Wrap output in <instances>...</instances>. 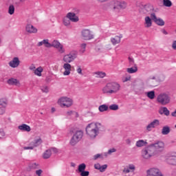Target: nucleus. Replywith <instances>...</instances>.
Masks as SVG:
<instances>
[{"instance_id":"21","label":"nucleus","mask_w":176,"mask_h":176,"mask_svg":"<svg viewBox=\"0 0 176 176\" xmlns=\"http://www.w3.org/2000/svg\"><path fill=\"white\" fill-rule=\"evenodd\" d=\"M135 171V165L133 164H129L128 166L124 168L123 173L129 174V173H134Z\"/></svg>"},{"instance_id":"55","label":"nucleus","mask_w":176,"mask_h":176,"mask_svg":"<svg viewBox=\"0 0 176 176\" xmlns=\"http://www.w3.org/2000/svg\"><path fill=\"white\" fill-rule=\"evenodd\" d=\"M36 69V67L34 65H32L29 67V69L30 71H33V72H34L35 69Z\"/></svg>"},{"instance_id":"23","label":"nucleus","mask_w":176,"mask_h":176,"mask_svg":"<svg viewBox=\"0 0 176 176\" xmlns=\"http://www.w3.org/2000/svg\"><path fill=\"white\" fill-rule=\"evenodd\" d=\"M25 30L28 34H36L38 32V29H36V28L34 27V25L31 24H28L26 25Z\"/></svg>"},{"instance_id":"59","label":"nucleus","mask_w":176,"mask_h":176,"mask_svg":"<svg viewBox=\"0 0 176 176\" xmlns=\"http://www.w3.org/2000/svg\"><path fill=\"white\" fill-rule=\"evenodd\" d=\"M76 71L78 74H79L80 75H82V68H80V67H78Z\"/></svg>"},{"instance_id":"18","label":"nucleus","mask_w":176,"mask_h":176,"mask_svg":"<svg viewBox=\"0 0 176 176\" xmlns=\"http://www.w3.org/2000/svg\"><path fill=\"white\" fill-rule=\"evenodd\" d=\"M159 173V168H151L146 170V176H158Z\"/></svg>"},{"instance_id":"33","label":"nucleus","mask_w":176,"mask_h":176,"mask_svg":"<svg viewBox=\"0 0 176 176\" xmlns=\"http://www.w3.org/2000/svg\"><path fill=\"white\" fill-rule=\"evenodd\" d=\"M39 168V164L36 163V162H30L28 165V171H30V170H36V168Z\"/></svg>"},{"instance_id":"39","label":"nucleus","mask_w":176,"mask_h":176,"mask_svg":"<svg viewBox=\"0 0 176 176\" xmlns=\"http://www.w3.org/2000/svg\"><path fill=\"white\" fill-rule=\"evenodd\" d=\"M146 96L150 98V100H153L155 98V91H150L146 92Z\"/></svg>"},{"instance_id":"14","label":"nucleus","mask_w":176,"mask_h":176,"mask_svg":"<svg viewBox=\"0 0 176 176\" xmlns=\"http://www.w3.org/2000/svg\"><path fill=\"white\" fill-rule=\"evenodd\" d=\"M58 149L53 147L47 151H45L43 154V157L44 159H49L52 156V153H58Z\"/></svg>"},{"instance_id":"49","label":"nucleus","mask_w":176,"mask_h":176,"mask_svg":"<svg viewBox=\"0 0 176 176\" xmlns=\"http://www.w3.org/2000/svg\"><path fill=\"white\" fill-rule=\"evenodd\" d=\"M107 168H108V165L107 164H104L102 166L100 165V169L99 170V171H100V173H104V171H105Z\"/></svg>"},{"instance_id":"25","label":"nucleus","mask_w":176,"mask_h":176,"mask_svg":"<svg viewBox=\"0 0 176 176\" xmlns=\"http://www.w3.org/2000/svg\"><path fill=\"white\" fill-rule=\"evenodd\" d=\"M42 142H43V141L42 140V138H41V137L38 136V137L35 138L34 141L30 142V144H32V145L34 148H36L37 146H39V145H41L42 144Z\"/></svg>"},{"instance_id":"64","label":"nucleus","mask_w":176,"mask_h":176,"mask_svg":"<svg viewBox=\"0 0 176 176\" xmlns=\"http://www.w3.org/2000/svg\"><path fill=\"white\" fill-rule=\"evenodd\" d=\"M172 116H175L176 117V109L175 111H173L172 113H171Z\"/></svg>"},{"instance_id":"4","label":"nucleus","mask_w":176,"mask_h":176,"mask_svg":"<svg viewBox=\"0 0 176 176\" xmlns=\"http://www.w3.org/2000/svg\"><path fill=\"white\" fill-rule=\"evenodd\" d=\"M157 101L161 105H168L171 102V97L169 94L162 92L157 96Z\"/></svg>"},{"instance_id":"20","label":"nucleus","mask_w":176,"mask_h":176,"mask_svg":"<svg viewBox=\"0 0 176 176\" xmlns=\"http://www.w3.org/2000/svg\"><path fill=\"white\" fill-rule=\"evenodd\" d=\"M122 38H123V36L122 34H120L119 36H115L114 37H112L111 38V42L113 46L116 45H119L122 41Z\"/></svg>"},{"instance_id":"61","label":"nucleus","mask_w":176,"mask_h":176,"mask_svg":"<svg viewBox=\"0 0 176 176\" xmlns=\"http://www.w3.org/2000/svg\"><path fill=\"white\" fill-rule=\"evenodd\" d=\"M161 32H162V34H164V35H167L168 34L167 31H166V30L164 29H162Z\"/></svg>"},{"instance_id":"45","label":"nucleus","mask_w":176,"mask_h":176,"mask_svg":"<svg viewBox=\"0 0 176 176\" xmlns=\"http://www.w3.org/2000/svg\"><path fill=\"white\" fill-rule=\"evenodd\" d=\"M85 170H86V164H85V163L80 164L78 166L79 173H82V171H85Z\"/></svg>"},{"instance_id":"13","label":"nucleus","mask_w":176,"mask_h":176,"mask_svg":"<svg viewBox=\"0 0 176 176\" xmlns=\"http://www.w3.org/2000/svg\"><path fill=\"white\" fill-rule=\"evenodd\" d=\"M81 35L85 41H90L94 38V35L90 30L85 29L82 30Z\"/></svg>"},{"instance_id":"44","label":"nucleus","mask_w":176,"mask_h":176,"mask_svg":"<svg viewBox=\"0 0 176 176\" xmlns=\"http://www.w3.org/2000/svg\"><path fill=\"white\" fill-rule=\"evenodd\" d=\"M86 43H82L80 46V50H79V52L80 53H85L86 52Z\"/></svg>"},{"instance_id":"5","label":"nucleus","mask_w":176,"mask_h":176,"mask_svg":"<svg viewBox=\"0 0 176 176\" xmlns=\"http://www.w3.org/2000/svg\"><path fill=\"white\" fill-rule=\"evenodd\" d=\"M76 57H78V52L71 51L69 54L63 56V60L64 63L70 64V63H73V61H75Z\"/></svg>"},{"instance_id":"16","label":"nucleus","mask_w":176,"mask_h":176,"mask_svg":"<svg viewBox=\"0 0 176 176\" xmlns=\"http://www.w3.org/2000/svg\"><path fill=\"white\" fill-rule=\"evenodd\" d=\"M66 16L72 23H78L79 21V16L75 12H69Z\"/></svg>"},{"instance_id":"31","label":"nucleus","mask_w":176,"mask_h":176,"mask_svg":"<svg viewBox=\"0 0 176 176\" xmlns=\"http://www.w3.org/2000/svg\"><path fill=\"white\" fill-rule=\"evenodd\" d=\"M147 144L146 140H140L136 142L135 146H137V148H142V146H145Z\"/></svg>"},{"instance_id":"42","label":"nucleus","mask_w":176,"mask_h":176,"mask_svg":"<svg viewBox=\"0 0 176 176\" xmlns=\"http://www.w3.org/2000/svg\"><path fill=\"white\" fill-rule=\"evenodd\" d=\"M6 105H8V100L6 98H1L0 106L3 107V108H5Z\"/></svg>"},{"instance_id":"38","label":"nucleus","mask_w":176,"mask_h":176,"mask_svg":"<svg viewBox=\"0 0 176 176\" xmlns=\"http://www.w3.org/2000/svg\"><path fill=\"white\" fill-rule=\"evenodd\" d=\"M163 5L166 8H171V6H173V3L170 0H163Z\"/></svg>"},{"instance_id":"34","label":"nucleus","mask_w":176,"mask_h":176,"mask_svg":"<svg viewBox=\"0 0 176 176\" xmlns=\"http://www.w3.org/2000/svg\"><path fill=\"white\" fill-rule=\"evenodd\" d=\"M170 126H164L162 129V135H167L168 134H170Z\"/></svg>"},{"instance_id":"2","label":"nucleus","mask_w":176,"mask_h":176,"mask_svg":"<svg viewBox=\"0 0 176 176\" xmlns=\"http://www.w3.org/2000/svg\"><path fill=\"white\" fill-rule=\"evenodd\" d=\"M120 84L118 82H110L106 84L102 88V91L104 94H116L120 91Z\"/></svg>"},{"instance_id":"30","label":"nucleus","mask_w":176,"mask_h":176,"mask_svg":"<svg viewBox=\"0 0 176 176\" xmlns=\"http://www.w3.org/2000/svg\"><path fill=\"white\" fill-rule=\"evenodd\" d=\"M126 72L128 74H135L138 72V67L137 66V65H134L133 67L127 68Z\"/></svg>"},{"instance_id":"22","label":"nucleus","mask_w":176,"mask_h":176,"mask_svg":"<svg viewBox=\"0 0 176 176\" xmlns=\"http://www.w3.org/2000/svg\"><path fill=\"white\" fill-rule=\"evenodd\" d=\"M152 17L151 16H145L144 17V25L145 28H151L152 27Z\"/></svg>"},{"instance_id":"43","label":"nucleus","mask_w":176,"mask_h":176,"mask_svg":"<svg viewBox=\"0 0 176 176\" xmlns=\"http://www.w3.org/2000/svg\"><path fill=\"white\" fill-rule=\"evenodd\" d=\"M115 152H116V148H115L109 149L107 152H104V153H106V157H108V156L112 155V153H115Z\"/></svg>"},{"instance_id":"9","label":"nucleus","mask_w":176,"mask_h":176,"mask_svg":"<svg viewBox=\"0 0 176 176\" xmlns=\"http://www.w3.org/2000/svg\"><path fill=\"white\" fill-rule=\"evenodd\" d=\"M158 126H160V120L155 119L148 123L145 128L146 133H150L153 129H156Z\"/></svg>"},{"instance_id":"19","label":"nucleus","mask_w":176,"mask_h":176,"mask_svg":"<svg viewBox=\"0 0 176 176\" xmlns=\"http://www.w3.org/2000/svg\"><path fill=\"white\" fill-rule=\"evenodd\" d=\"M8 65L11 67V68H17L19 65H20V60L19 58L14 57L9 62Z\"/></svg>"},{"instance_id":"54","label":"nucleus","mask_w":176,"mask_h":176,"mask_svg":"<svg viewBox=\"0 0 176 176\" xmlns=\"http://www.w3.org/2000/svg\"><path fill=\"white\" fill-rule=\"evenodd\" d=\"M94 167H95V168H96V170H100V168H101V164H96L95 165H94Z\"/></svg>"},{"instance_id":"60","label":"nucleus","mask_w":176,"mask_h":176,"mask_svg":"<svg viewBox=\"0 0 176 176\" xmlns=\"http://www.w3.org/2000/svg\"><path fill=\"white\" fill-rule=\"evenodd\" d=\"M5 135V132H3V130L0 129V138L1 137H3Z\"/></svg>"},{"instance_id":"41","label":"nucleus","mask_w":176,"mask_h":176,"mask_svg":"<svg viewBox=\"0 0 176 176\" xmlns=\"http://www.w3.org/2000/svg\"><path fill=\"white\" fill-rule=\"evenodd\" d=\"M98 109H99L100 112H105L108 109V105L102 104V105L99 106Z\"/></svg>"},{"instance_id":"26","label":"nucleus","mask_w":176,"mask_h":176,"mask_svg":"<svg viewBox=\"0 0 176 176\" xmlns=\"http://www.w3.org/2000/svg\"><path fill=\"white\" fill-rule=\"evenodd\" d=\"M19 130L21 131H26L30 133L31 131V126L28 125L27 124H22L18 126Z\"/></svg>"},{"instance_id":"63","label":"nucleus","mask_w":176,"mask_h":176,"mask_svg":"<svg viewBox=\"0 0 176 176\" xmlns=\"http://www.w3.org/2000/svg\"><path fill=\"white\" fill-rule=\"evenodd\" d=\"M126 142L128 145H131V140L130 139H127L126 140Z\"/></svg>"},{"instance_id":"24","label":"nucleus","mask_w":176,"mask_h":176,"mask_svg":"<svg viewBox=\"0 0 176 176\" xmlns=\"http://www.w3.org/2000/svg\"><path fill=\"white\" fill-rule=\"evenodd\" d=\"M71 64L65 63L63 65V69H65V72H63V75L65 76H68L71 74Z\"/></svg>"},{"instance_id":"1","label":"nucleus","mask_w":176,"mask_h":176,"mask_svg":"<svg viewBox=\"0 0 176 176\" xmlns=\"http://www.w3.org/2000/svg\"><path fill=\"white\" fill-rule=\"evenodd\" d=\"M102 124L94 122L88 124L85 128V133L89 140H96L98 137L100 133L102 131Z\"/></svg>"},{"instance_id":"17","label":"nucleus","mask_w":176,"mask_h":176,"mask_svg":"<svg viewBox=\"0 0 176 176\" xmlns=\"http://www.w3.org/2000/svg\"><path fill=\"white\" fill-rule=\"evenodd\" d=\"M166 162L170 166H176V153H171L166 158Z\"/></svg>"},{"instance_id":"58","label":"nucleus","mask_w":176,"mask_h":176,"mask_svg":"<svg viewBox=\"0 0 176 176\" xmlns=\"http://www.w3.org/2000/svg\"><path fill=\"white\" fill-rule=\"evenodd\" d=\"M42 173H43V171H42V170H41V169L36 170V175H38V176H41V175L42 174Z\"/></svg>"},{"instance_id":"3","label":"nucleus","mask_w":176,"mask_h":176,"mask_svg":"<svg viewBox=\"0 0 176 176\" xmlns=\"http://www.w3.org/2000/svg\"><path fill=\"white\" fill-rule=\"evenodd\" d=\"M57 104L60 108H71L74 105V100L68 96H61L58 99Z\"/></svg>"},{"instance_id":"40","label":"nucleus","mask_w":176,"mask_h":176,"mask_svg":"<svg viewBox=\"0 0 176 176\" xmlns=\"http://www.w3.org/2000/svg\"><path fill=\"white\" fill-rule=\"evenodd\" d=\"M67 116H74L75 118H78L79 116V114H78L77 112L74 111H69L67 112Z\"/></svg>"},{"instance_id":"57","label":"nucleus","mask_w":176,"mask_h":176,"mask_svg":"<svg viewBox=\"0 0 176 176\" xmlns=\"http://www.w3.org/2000/svg\"><path fill=\"white\" fill-rule=\"evenodd\" d=\"M172 49L173 50H176V41H173L172 43Z\"/></svg>"},{"instance_id":"47","label":"nucleus","mask_w":176,"mask_h":176,"mask_svg":"<svg viewBox=\"0 0 176 176\" xmlns=\"http://www.w3.org/2000/svg\"><path fill=\"white\" fill-rule=\"evenodd\" d=\"M8 13L9 14H14V6L10 5L8 8Z\"/></svg>"},{"instance_id":"32","label":"nucleus","mask_w":176,"mask_h":176,"mask_svg":"<svg viewBox=\"0 0 176 176\" xmlns=\"http://www.w3.org/2000/svg\"><path fill=\"white\" fill-rule=\"evenodd\" d=\"M42 72H43V67L42 66H40L36 68V69L34 72V75H36V76L41 77L42 76Z\"/></svg>"},{"instance_id":"52","label":"nucleus","mask_w":176,"mask_h":176,"mask_svg":"<svg viewBox=\"0 0 176 176\" xmlns=\"http://www.w3.org/2000/svg\"><path fill=\"white\" fill-rule=\"evenodd\" d=\"M80 176H89V174H90V173L87 170H82V172H80Z\"/></svg>"},{"instance_id":"48","label":"nucleus","mask_w":176,"mask_h":176,"mask_svg":"<svg viewBox=\"0 0 176 176\" xmlns=\"http://www.w3.org/2000/svg\"><path fill=\"white\" fill-rule=\"evenodd\" d=\"M109 109L111 111H118V109H119V106L116 104H111L109 106Z\"/></svg>"},{"instance_id":"15","label":"nucleus","mask_w":176,"mask_h":176,"mask_svg":"<svg viewBox=\"0 0 176 176\" xmlns=\"http://www.w3.org/2000/svg\"><path fill=\"white\" fill-rule=\"evenodd\" d=\"M151 17L152 20L154 21V23L157 24V25H160V27H163V25H164L165 24L164 21L161 18L156 17V14L151 13Z\"/></svg>"},{"instance_id":"7","label":"nucleus","mask_w":176,"mask_h":176,"mask_svg":"<svg viewBox=\"0 0 176 176\" xmlns=\"http://www.w3.org/2000/svg\"><path fill=\"white\" fill-rule=\"evenodd\" d=\"M82 138H83V132L82 131H77L70 140L71 145H76Z\"/></svg>"},{"instance_id":"35","label":"nucleus","mask_w":176,"mask_h":176,"mask_svg":"<svg viewBox=\"0 0 176 176\" xmlns=\"http://www.w3.org/2000/svg\"><path fill=\"white\" fill-rule=\"evenodd\" d=\"M105 158H107V153H105L96 154L94 155V160H97V159H105Z\"/></svg>"},{"instance_id":"51","label":"nucleus","mask_w":176,"mask_h":176,"mask_svg":"<svg viewBox=\"0 0 176 176\" xmlns=\"http://www.w3.org/2000/svg\"><path fill=\"white\" fill-rule=\"evenodd\" d=\"M23 149L25 151H28V150L32 151V149H34V146H32V143H30L29 146H25L23 147Z\"/></svg>"},{"instance_id":"28","label":"nucleus","mask_w":176,"mask_h":176,"mask_svg":"<svg viewBox=\"0 0 176 176\" xmlns=\"http://www.w3.org/2000/svg\"><path fill=\"white\" fill-rule=\"evenodd\" d=\"M158 112L160 115H165V116H168L170 115V111L166 107H162L160 108Z\"/></svg>"},{"instance_id":"50","label":"nucleus","mask_w":176,"mask_h":176,"mask_svg":"<svg viewBox=\"0 0 176 176\" xmlns=\"http://www.w3.org/2000/svg\"><path fill=\"white\" fill-rule=\"evenodd\" d=\"M129 80H131V76H126V77H124L122 79V81L123 82V83H126V82H129Z\"/></svg>"},{"instance_id":"27","label":"nucleus","mask_w":176,"mask_h":176,"mask_svg":"<svg viewBox=\"0 0 176 176\" xmlns=\"http://www.w3.org/2000/svg\"><path fill=\"white\" fill-rule=\"evenodd\" d=\"M45 46V47H52L51 43L49 42V39H44L42 41L38 43L37 46Z\"/></svg>"},{"instance_id":"56","label":"nucleus","mask_w":176,"mask_h":176,"mask_svg":"<svg viewBox=\"0 0 176 176\" xmlns=\"http://www.w3.org/2000/svg\"><path fill=\"white\" fill-rule=\"evenodd\" d=\"M5 112H6L5 107H0V115H3Z\"/></svg>"},{"instance_id":"12","label":"nucleus","mask_w":176,"mask_h":176,"mask_svg":"<svg viewBox=\"0 0 176 176\" xmlns=\"http://www.w3.org/2000/svg\"><path fill=\"white\" fill-rule=\"evenodd\" d=\"M146 85L149 86V87H155V86H157L158 82L157 79H156V76H150L146 80Z\"/></svg>"},{"instance_id":"37","label":"nucleus","mask_w":176,"mask_h":176,"mask_svg":"<svg viewBox=\"0 0 176 176\" xmlns=\"http://www.w3.org/2000/svg\"><path fill=\"white\" fill-rule=\"evenodd\" d=\"M95 75H96V78H105L107 76V74L104 72H96Z\"/></svg>"},{"instance_id":"46","label":"nucleus","mask_w":176,"mask_h":176,"mask_svg":"<svg viewBox=\"0 0 176 176\" xmlns=\"http://www.w3.org/2000/svg\"><path fill=\"white\" fill-rule=\"evenodd\" d=\"M41 90L43 93H48L49 92V87L47 85H43L41 87Z\"/></svg>"},{"instance_id":"11","label":"nucleus","mask_w":176,"mask_h":176,"mask_svg":"<svg viewBox=\"0 0 176 176\" xmlns=\"http://www.w3.org/2000/svg\"><path fill=\"white\" fill-rule=\"evenodd\" d=\"M155 152H163L164 151V143L162 141L157 142L150 145Z\"/></svg>"},{"instance_id":"29","label":"nucleus","mask_w":176,"mask_h":176,"mask_svg":"<svg viewBox=\"0 0 176 176\" xmlns=\"http://www.w3.org/2000/svg\"><path fill=\"white\" fill-rule=\"evenodd\" d=\"M7 83L10 86H18V85H20V82H19V80L14 78L8 79Z\"/></svg>"},{"instance_id":"53","label":"nucleus","mask_w":176,"mask_h":176,"mask_svg":"<svg viewBox=\"0 0 176 176\" xmlns=\"http://www.w3.org/2000/svg\"><path fill=\"white\" fill-rule=\"evenodd\" d=\"M128 60H129L130 65H133L134 66V65H135V63H134V58H133L132 57L129 56Z\"/></svg>"},{"instance_id":"10","label":"nucleus","mask_w":176,"mask_h":176,"mask_svg":"<svg viewBox=\"0 0 176 176\" xmlns=\"http://www.w3.org/2000/svg\"><path fill=\"white\" fill-rule=\"evenodd\" d=\"M51 47H54L58 50V52L63 54L65 53V48H64V45L61 44L58 41L54 40L51 43Z\"/></svg>"},{"instance_id":"8","label":"nucleus","mask_w":176,"mask_h":176,"mask_svg":"<svg viewBox=\"0 0 176 176\" xmlns=\"http://www.w3.org/2000/svg\"><path fill=\"white\" fill-rule=\"evenodd\" d=\"M142 156L146 160L151 159L152 156H155V151L153 150L151 146H148L142 151Z\"/></svg>"},{"instance_id":"36","label":"nucleus","mask_w":176,"mask_h":176,"mask_svg":"<svg viewBox=\"0 0 176 176\" xmlns=\"http://www.w3.org/2000/svg\"><path fill=\"white\" fill-rule=\"evenodd\" d=\"M63 23L65 25V27H69V25H71V20H69V18H67V15L66 16L63 17Z\"/></svg>"},{"instance_id":"6","label":"nucleus","mask_w":176,"mask_h":176,"mask_svg":"<svg viewBox=\"0 0 176 176\" xmlns=\"http://www.w3.org/2000/svg\"><path fill=\"white\" fill-rule=\"evenodd\" d=\"M110 6L112 8L113 10H116L118 8V5L120 9H126L127 8V2L125 1H118L116 0L111 1L110 3Z\"/></svg>"},{"instance_id":"62","label":"nucleus","mask_w":176,"mask_h":176,"mask_svg":"<svg viewBox=\"0 0 176 176\" xmlns=\"http://www.w3.org/2000/svg\"><path fill=\"white\" fill-rule=\"evenodd\" d=\"M98 2H100V3H104V2H108L109 0H96Z\"/></svg>"}]
</instances>
